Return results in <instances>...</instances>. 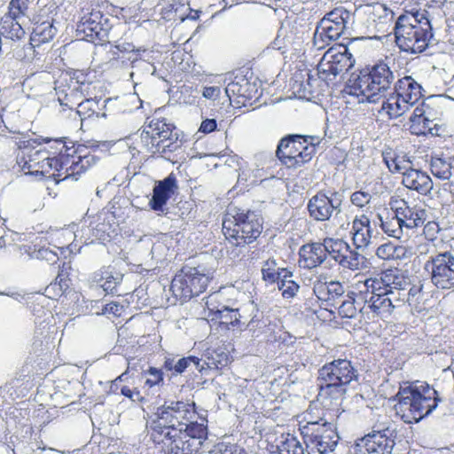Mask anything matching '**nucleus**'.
<instances>
[{"label":"nucleus","mask_w":454,"mask_h":454,"mask_svg":"<svg viewBox=\"0 0 454 454\" xmlns=\"http://www.w3.org/2000/svg\"><path fill=\"white\" fill-rule=\"evenodd\" d=\"M195 417L193 403L165 401L150 417V437L166 454H199L209 443L207 420L199 423Z\"/></svg>","instance_id":"nucleus-1"},{"label":"nucleus","mask_w":454,"mask_h":454,"mask_svg":"<svg viewBox=\"0 0 454 454\" xmlns=\"http://www.w3.org/2000/svg\"><path fill=\"white\" fill-rule=\"evenodd\" d=\"M40 142L47 144L42 148L48 153L49 158L57 160L60 167H57L58 178L66 180L67 178L78 179V176L84 173L88 168L95 165L98 157L91 153L85 145H79L74 148L67 145V137L52 139L51 137H40Z\"/></svg>","instance_id":"nucleus-2"},{"label":"nucleus","mask_w":454,"mask_h":454,"mask_svg":"<svg viewBox=\"0 0 454 454\" xmlns=\"http://www.w3.org/2000/svg\"><path fill=\"white\" fill-rule=\"evenodd\" d=\"M396 414L407 424L418 423L430 415L438 406L437 391L427 382L401 386L395 396Z\"/></svg>","instance_id":"nucleus-3"},{"label":"nucleus","mask_w":454,"mask_h":454,"mask_svg":"<svg viewBox=\"0 0 454 454\" xmlns=\"http://www.w3.org/2000/svg\"><path fill=\"white\" fill-rule=\"evenodd\" d=\"M358 372L348 359H334L318 370L317 399L325 405L335 402L339 405L348 391V386L358 380Z\"/></svg>","instance_id":"nucleus-4"},{"label":"nucleus","mask_w":454,"mask_h":454,"mask_svg":"<svg viewBox=\"0 0 454 454\" xmlns=\"http://www.w3.org/2000/svg\"><path fill=\"white\" fill-rule=\"evenodd\" d=\"M398 48L411 54L422 53L433 43L432 25L426 10L400 15L395 25Z\"/></svg>","instance_id":"nucleus-5"},{"label":"nucleus","mask_w":454,"mask_h":454,"mask_svg":"<svg viewBox=\"0 0 454 454\" xmlns=\"http://www.w3.org/2000/svg\"><path fill=\"white\" fill-rule=\"evenodd\" d=\"M140 141L147 153L152 155L177 162L183 153V140L179 130L166 119H153L144 126L140 134Z\"/></svg>","instance_id":"nucleus-6"},{"label":"nucleus","mask_w":454,"mask_h":454,"mask_svg":"<svg viewBox=\"0 0 454 454\" xmlns=\"http://www.w3.org/2000/svg\"><path fill=\"white\" fill-rule=\"evenodd\" d=\"M395 76L389 66L379 62L353 73L348 79L347 89L350 95L358 98L359 102L376 103L391 88Z\"/></svg>","instance_id":"nucleus-7"},{"label":"nucleus","mask_w":454,"mask_h":454,"mask_svg":"<svg viewBox=\"0 0 454 454\" xmlns=\"http://www.w3.org/2000/svg\"><path fill=\"white\" fill-rule=\"evenodd\" d=\"M223 230L230 243L244 247L254 242L262 233V218L255 211L229 207Z\"/></svg>","instance_id":"nucleus-8"},{"label":"nucleus","mask_w":454,"mask_h":454,"mask_svg":"<svg viewBox=\"0 0 454 454\" xmlns=\"http://www.w3.org/2000/svg\"><path fill=\"white\" fill-rule=\"evenodd\" d=\"M41 144L39 139L20 141L17 163L25 171V174L57 179V167H60V165L57 160L49 158L47 152L42 148L37 149L35 145Z\"/></svg>","instance_id":"nucleus-9"},{"label":"nucleus","mask_w":454,"mask_h":454,"mask_svg":"<svg viewBox=\"0 0 454 454\" xmlns=\"http://www.w3.org/2000/svg\"><path fill=\"white\" fill-rule=\"evenodd\" d=\"M300 431L309 454H329L335 450L340 440L334 425L324 419L307 421Z\"/></svg>","instance_id":"nucleus-10"},{"label":"nucleus","mask_w":454,"mask_h":454,"mask_svg":"<svg viewBox=\"0 0 454 454\" xmlns=\"http://www.w3.org/2000/svg\"><path fill=\"white\" fill-rule=\"evenodd\" d=\"M211 279L200 267L184 266L173 278L170 291L176 301L184 303L202 294Z\"/></svg>","instance_id":"nucleus-11"},{"label":"nucleus","mask_w":454,"mask_h":454,"mask_svg":"<svg viewBox=\"0 0 454 454\" xmlns=\"http://www.w3.org/2000/svg\"><path fill=\"white\" fill-rule=\"evenodd\" d=\"M311 137L290 135L282 138L276 151L277 157L287 168H297L311 160L315 152L312 143H308Z\"/></svg>","instance_id":"nucleus-12"},{"label":"nucleus","mask_w":454,"mask_h":454,"mask_svg":"<svg viewBox=\"0 0 454 454\" xmlns=\"http://www.w3.org/2000/svg\"><path fill=\"white\" fill-rule=\"evenodd\" d=\"M354 15L342 6H339L327 12L320 20L315 33V44L318 41L326 42V39L335 41L345 35L353 24Z\"/></svg>","instance_id":"nucleus-13"},{"label":"nucleus","mask_w":454,"mask_h":454,"mask_svg":"<svg viewBox=\"0 0 454 454\" xmlns=\"http://www.w3.org/2000/svg\"><path fill=\"white\" fill-rule=\"evenodd\" d=\"M108 14L93 10L88 15H84L76 25L75 35L77 40H84L93 43H102L108 38L113 27Z\"/></svg>","instance_id":"nucleus-14"},{"label":"nucleus","mask_w":454,"mask_h":454,"mask_svg":"<svg viewBox=\"0 0 454 454\" xmlns=\"http://www.w3.org/2000/svg\"><path fill=\"white\" fill-rule=\"evenodd\" d=\"M424 270L438 289L454 288V252L444 251L430 255Z\"/></svg>","instance_id":"nucleus-15"},{"label":"nucleus","mask_w":454,"mask_h":454,"mask_svg":"<svg viewBox=\"0 0 454 454\" xmlns=\"http://www.w3.org/2000/svg\"><path fill=\"white\" fill-rule=\"evenodd\" d=\"M341 195L339 192H333L328 195L320 191L309 200L307 210L313 220L325 222L341 212Z\"/></svg>","instance_id":"nucleus-16"},{"label":"nucleus","mask_w":454,"mask_h":454,"mask_svg":"<svg viewBox=\"0 0 454 454\" xmlns=\"http://www.w3.org/2000/svg\"><path fill=\"white\" fill-rule=\"evenodd\" d=\"M355 64V59L348 48L344 45L330 48L323 56L318 66V73L324 74L325 79L347 72Z\"/></svg>","instance_id":"nucleus-17"},{"label":"nucleus","mask_w":454,"mask_h":454,"mask_svg":"<svg viewBox=\"0 0 454 454\" xmlns=\"http://www.w3.org/2000/svg\"><path fill=\"white\" fill-rule=\"evenodd\" d=\"M390 209L395 212L404 231L419 228L424 225L427 213L426 209L418 207H411L402 199L392 197L389 201Z\"/></svg>","instance_id":"nucleus-18"},{"label":"nucleus","mask_w":454,"mask_h":454,"mask_svg":"<svg viewBox=\"0 0 454 454\" xmlns=\"http://www.w3.org/2000/svg\"><path fill=\"white\" fill-rule=\"evenodd\" d=\"M91 83H82L77 81L61 79L55 83V91L58 101L62 106L73 109L85 97L90 95Z\"/></svg>","instance_id":"nucleus-19"},{"label":"nucleus","mask_w":454,"mask_h":454,"mask_svg":"<svg viewBox=\"0 0 454 454\" xmlns=\"http://www.w3.org/2000/svg\"><path fill=\"white\" fill-rule=\"evenodd\" d=\"M395 431L390 427L373 430L358 440L356 446L364 448L368 454H391L395 442Z\"/></svg>","instance_id":"nucleus-20"},{"label":"nucleus","mask_w":454,"mask_h":454,"mask_svg":"<svg viewBox=\"0 0 454 454\" xmlns=\"http://www.w3.org/2000/svg\"><path fill=\"white\" fill-rule=\"evenodd\" d=\"M177 189V181L174 174H170L163 180L157 182L153 190L152 199L149 201L151 208L155 212H164L168 200Z\"/></svg>","instance_id":"nucleus-21"},{"label":"nucleus","mask_w":454,"mask_h":454,"mask_svg":"<svg viewBox=\"0 0 454 454\" xmlns=\"http://www.w3.org/2000/svg\"><path fill=\"white\" fill-rule=\"evenodd\" d=\"M298 263L301 268L313 270L326 261L324 240L322 242H309L299 248Z\"/></svg>","instance_id":"nucleus-22"},{"label":"nucleus","mask_w":454,"mask_h":454,"mask_svg":"<svg viewBox=\"0 0 454 454\" xmlns=\"http://www.w3.org/2000/svg\"><path fill=\"white\" fill-rule=\"evenodd\" d=\"M313 293L318 300L326 302L327 306L337 307L345 296L343 285L339 281H323L318 278L314 282Z\"/></svg>","instance_id":"nucleus-23"},{"label":"nucleus","mask_w":454,"mask_h":454,"mask_svg":"<svg viewBox=\"0 0 454 454\" xmlns=\"http://www.w3.org/2000/svg\"><path fill=\"white\" fill-rule=\"evenodd\" d=\"M209 310L208 316L211 320L217 322L225 329H234L241 325V316L239 309L231 308L225 304H218L215 306L211 301L207 302Z\"/></svg>","instance_id":"nucleus-24"},{"label":"nucleus","mask_w":454,"mask_h":454,"mask_svg":"<svg viewBox=\"0 0 454 454\" xmlns=\"http://www.w3.org/2000/svg\"><path fill=\"white\" fill-rule=\"evenodd\" d=\"M434 97H429L423 100L422 103L414 109L410 117V121L411 122L410 130L411 134L420 136L421 133H425V131H421V129H419L418 121L419 120H423L424 121H437L438 111L434 106Z\"/></svg>","instance_id":"nucleus-25"},{"label":"nucleus","mask_w":454,"mask_h":454,"mask_svg":"<svg viewBox=\"0 0 454 454\" xmlns=\"http://www.w3.org/2000/svg\"><path fill=\"white\" fill-rule=\"evenodd\" d=\"M402 183L406 188L422 195L428 194L433 189L431 177L426 172L412 168L403 173Z\"/></svg>","instance_id":"nucleus-26"},{"label":"nucleus","mask_w":454,"mask_h":454,"mask_svg":"<svg viewBox=\"0 0 454 454\" xmlns=\"http://www.w3.org/2000/svg\"><path fill=\"white\" fill-rule=\"evenodd\" d=\"M258 87L255 82H251L244 74H237L225 88V93L231 99V96H238L246 99L256 97Z\"/></svg>","instance_id":"nucleus-27"},{"label":"nucleus","mask_w":454,"mask_h":454,"mask_svg":"<svg viewBox=\"0 0 454 454\" xmlns=\"http://www.w3.org/2000/svg\"><path fill=\"white\" fill-rule=\"evenodd\" d=\"M122 279L123 274L111 267L101 268L91 276V282L107 294L117 292V286Z\"/></svg>","instance_id":"nucleus-28"},{"label":"nucleus","mask_w":454,"mask_h":454,"mask_svg":"<svg viewBox=\"0 0 454 454\" xmlns=\"http://www.w3.org/2000/svg\"><path fill=\"white\" fill-rule=\"evenodd\" d=\"M372 229L371 221L365 215L356 216L352 222V240L356 249H364L371 242Z\"/></svg>","instance_id":"nucleus-29"},{"label":"nucleus","mask_w":454,"mask_h":454,"mask_svg":"<svg viewBox=\"0 0 454 454\" xmlns=\"http://www.w3.org/2000/svg\"><path fill=\"white\" fill-rule=\"evenodd\" d=\"M422 87L411 76L398 79L395 84V94L413 106L422 97Z\"/></svg>","instance_id":"nucleus-30"},{"label":"nucleus","mask_w":454,"mask_h":454,"mask_svg":"<svg viewBox=\"0 0 454 454\" xmlns=\"http://www.w3.org/2000/svg\"><path fill=\"white\" fill-rule=\"evenodd\" d=\"M106 101L101 102V98L85 97L76 106V114L80 116L82 122L86 119L106 117V114L102 112L106 106Z\"/></svg>","instance_id":"nucleus-31"},{"label":"nucleus","mask_w":454,"mask_h":454,"mask_svg":"<svg viewBox=\"0 0 454 454\" xmlns=\"http://www.w3.org/2000/svg\"><path fill=\"white\" fill-rule=\"evenodd\" d=\"M57 31L53 19L43 20L41 15H38L37 18H35L33 32L30 36L31 45L33 43L37 45L48 43L56 35Z\"/></svg>","instance_id":"nucleus-32"},{"label":"nucleus","mask_w":454,"mask_h":454,"mask_svg":"<svg viewBox=\"0 0 454 454\" xmlns=\"http://www.w3.org/2000/svg\"><path fill=\"white\" fill-rule=\"evenodd\" d=\"M21 19L13 12H7L1 18L0 32L5 39L20 40L25 35V30L20 23Z\"/></svg>","instance_id":"nucleus-33"},{"label":"nucleus","mask_w":454,"mask_h":454,"mask_svg":"<svg viewBox=\"0 0 454 454\" xmlns=\"http://www.w3.org/2000/svg\"><path fill=\"white\" fill-rule=\"evenodd\" d=\"M324 245L326 258L329 256L343 268L345 254L349 251V245L342 239L325 238Z\"/></svg>","instance_id":"nucleus-34"},{"label":"nucleus","mask_w":454,"mask_h":454,"mask_svg":"<svg viewBox=\"0 0 454 454\" xmlns=\"http://www.w3.org/2000/svg\"><path fill=\"white\" fill-rule=\"evenodd\" d=\"M377 218L381 230L388 236L395 239H401L403 234L405 232L399 219L395 217V212L392 211L390 213L385 209L383 214L377 215Z\"/></svg>","instance_id":"nucleus-35"},{"label":"nucleus","mask_w":454,"mask_h":454,"mask_svg":"<svg viewBox=\"0 0 454 454\" xmlns=\"http://www.w3.org/2000/svg\"><path fill=\"white\" fill-rule=\"evenodd\" d=\"M204 364L207 369L220 370L230 363V355L224 347L207 348L204 354Z\"/></svg>","instance_id":"nucleus-36"},{"label":"nucleus","mask_w":454,"mask_h":454,"mask_svg":"<svg viewBox=\"0 0 454 454\" xmlns=\"http://www.w3.org/2000/svg\"><path fill=\"white\" fill-rule=\"evenodd\" d=\"M411 106L396 94L383 101L380 111L385 112L390 119H396L405 114Z\"/></svg>","instance_id":"nucleus-37"},{"label":"nucleus","mask_w":454,"mask_h":454,"mask_svg":"<svg viewBox=\"0 0 454 454\" xmlns=\"http://www.w3.org/2000/svg\"><path fill=\"white\" fill-rule=\"evenodd\" d=\"M66 269V263L64 262L55 280L45 288V293L48 297L57 299L63 295L69 288L70 279L67 278V273L65 271Z\"/></svg>","instance_id":"nucleus-38"},{"label":"nucleus","mask_w":454,"mask_h":454,"mask_svg":"<svg viewBox=\"0 0 454 454\" xmlns=\"http://www.w3.org/2000/svg\"><path fill=\"white\" fill-rule=\"evenodd\" d=\"M284 273L277 281L278 287L281 291L284 299H293L298 293L300 286L293 280V273L286 269H282Z\"/></svg>","instance_id":"nucleus-39"},{"label":"nucleus","mask_w":454,"mask_h":454,"mask_svg":"<svg viewBox=\"0 0 454 454\" xmlns=\"http://www.w3.org/2000/svg\"><path fill=\"white\" fill-rule=\"evenodd\" d=\"M364 302H368V307L377 315H390L394 310L387 295L377 294V296L365 297Z\"/></svg>","instance_id":"nucleus-40"},{"label":"nucleus","mask_w":454,"mask_h":454,"mask_svg":"<svg viewBox=\"0 0 454 454\" xmlns=\"http://www.w3.org/2000/svg\"><path fill=\"white\" fill-rule=\"evenodd\" d=\"M356 294L348 292L339 302L336 308L339 309V315L341 317L354 318L357 312L356 306Z\"/></svg>","instance_id":"nucleus-41"},{"label":"nucleus","mask_w":454,"mask_h":454,"mask_svg":"<svg viewBox=\"0 0 454 454\" xmlns=\"http://www.w3.org/2000/svg\"><path fill=\"white\" fill-rule=\"evenodd\" d=\"M306 75V81L295 80L293 89L296 93H298L300 98L309 99L314 98L317 94L314 85L315 83H317L318 80L317 78H313L309 73H307Z\"/></svg>","instance_id":"nucleus-42"},{"label":"nucleus","mask_w":454,"mask_h":454,"mask_svg":"<svg viewBox=\"0 0 454 454\" xmlns=\"http://www.w3.org/2000/svg\"><path fill=\"white\" fill-rule=\"evenodd\" d=\"M451 168V164L446 160L438 157L431 158L430 170L435 177L442 180H449L452 176Z\"/></svg>","instance_id":"nucleus-43"},{"label":"nucleus","mask_w":454,"mask_h":454,"mask_svg":"<svg viewBox=\"0 0 454 454\" xmlns=\"http://www.w3.org/2000/svg\"><path fill=\"white\" fill-rule=\"evenodd\" d=\"M404 254V247L391 242L380 245L376 250V255L382 260H391L401 257Z\"/></svg>","instance_id":"nucleus-44"},{"label":"nucleus","mask_w":454,"mask_h":454,"mask_svg":"<svg viewBox=\"0 0 454 454\" xmlns=\"http://www.w3.org/2000/svg\"><path fill=\"white\" fill-rule=\"evenodd\" d=\"M278 452H271L270 454H304V448L301 443L293 435H288L278 446Z\"/></svg>","instance_id":"nucleus-45"},{"label":"nucleus","mask_w":454,"mask_h":454,"mask_svg":"<svg viewBox=\"0 0 454 454\" xmlns=\"http://www.w3.org/2000/svg\"><path fill=\"white\" fill-rule=\"evenodd\" d=\"M277 262L273 258H270L264 262L262 268V279L270 283L277 282L284 274L282 269L277 268Z\"/></svg>","instance_id":"nucleus-46"},{"label":"nucleus","mask_w":454,"mask_h":454,"mask_svg":"<svg viewBox=\"0 0 454 454\" xmlns=\"http://www.w3.org/2000/svg\"><path fill=\"white\" fill-rule=\"evenodd\" d=\"M114 232V230L113 229L109 221L106 222L105 219L102 222L98 223L94 227H92L93 237L95 238V239L100 240L102 242L109 240Z\"/></svg>","instance_id":"nucleus-47"},{"label":"nucleus","mask_w":454,"mask_h":454,"mask_svg":"<svg viewBox=\"0 0 454 454\" xmlns=\"http://www.w3.org/2000/svg\"><path fill=\"white\" fill-rule=\"evenodd\" d=\"M143 376L145 377V386L153 387L163 384V372L161 369L150 366L147 370L143 372Z\"/></svg>","instance_id":"nucleus-48"},{"label":"nucleus","mask_w":454,"mask_h":454,"mask_svg":"<svg viewBox=\"0 0 454 454\" xmlns=\"http://www.w3.org/2000/svg\"><path fill=\"white\" fill-rule=\"evenodd\" d=\"M200 359L194 356L183 357L176 362V373H183L190 365H193L196 370L202 372L206 368L200 364Z\"/></svg>","instance_id":"nucleus-49"},{"label":"nucleus","mask_w":454,"mask_h":454,"mask_svg":"<svg viewBox=\"0 0 454 454\" xmlns=\"http://www.w3.org/2000/svg\"><path fill=\"white\" fill-rule=\"evenodd\" d=\"M364 256L358 253L356 249H351L345 254V260L343 262V269L350 270H357L360 269L363 263Z\"/></svg>","instance_id":"nucleus-50"},{"label":"nucleus","mask_w":454,"mask_h":454,"mask_svg":"<svg viewBox=\"0 0 454 454\" xmlns=\"http://www.w3.org/2000/svg\"><path fill=\"white\" fill-rule=\"evenodd\" d=\"M34 256L39 260H44L50 264H55L59 260L58 253L51 247H40L34 251Z\"/></svg>","instance_id":"nucleus-51"},{"label":"nucleus","mask_w":454,"mask_h":454,"mask_svg":"<svg viewBox=\"0 0 454 454\" xmlns=\"http://www.w3.org/2000/svg\"><path fill=\"white\" fill-rule=\"evenodd\" d=\"M239 446L236 444L227 443L224 442H219L213 445L208 450L209 454H234L235 450H241Z\"/></svg>","instance_id":"nucleus-52"},{"label":"nucleus","mask_w":454,"mask_h":454,"mask_svg":"<svg viewBox=\"0 0 454 454\" xmlns=\"http://www.w3.org/2000/svg\"><path fill=\"white\" fill-rule=\"evenodd\" d=\"M419 123V129H421V131H425V133H421L420 136H440V130L442 129V126L435 122V121H424L423 120H419L418 121Z\"/></svg>","instance_id":"nucleus-53"},{"label":"nucleus","mask_w":454,"mask_h":454,"mask_svg":"<svg viewBox=\"0 0 454 454\" xmlns=\"http://www.w3.org/2000/svg\"><path fill=\"white\" fill-rule=\"evenodd\" d=\"M411 291V289L409 292ZM408 294H410V293L406 294L405 291H396L388 288L387 296L388 297L389 301H391V306L395 309L401 307L404 303Z\"/></svg>","instance_id":"nucleus-54"},{"label":"nucleus","mask_w":454,"mask_h":454,"mask_svg":"<svg viewBox=\"0 0 454 454\" xmlns=\"http://www.w3.org/2000/svg\"><path fill=\"white\" fill-rule=\"evenodd\" d=\"M28 9V0H11L9 4V12L16 16L24 18Z\"/></svg>","instance_id":"nucleus-55"},{"label":"nucleus","mask_w":454,"mask_h":454,"mask_svg":"<svg viewBox=\"0 0 454 454\" xmlns=\"http://www.w3.org/2000/svg\"><path fill=\"white\" fill-rule=\"evenodd\" d=\"M372 200L371 193L364 191H356L351 194V203L358 207H364L368 205Z\"/></svg>","instance_id":"nucleus-56"},{"label":"nucleus","mask_w":454,"mask_h":454,"mask_svg":"<svg viewBox=\"0 0 454 454\" xmlns=\"http://www.w3.org/2000/svg\"><path fill=\"white\" fill-rule=\"evenodd\" d=\"M120 392L122 395L128 397L132 402L143 403L145 401V397L142 396V395L137 388H130L128 386H121L120 388Z\"/></svg>","instance_id":"nucleus-57"},{"label":"nucleus","mask_w":454,"mask_h":454,"mask_svg":"<svg viewBox=\"0 0 454 454\" xmlns=\"http://www.w3.org/2000/svg\"><path fill=\"white\" fill-rule=\"evenodd\" d=\"M380 285L384 286V284H382V282H380L379 278H368L364 283V292H365L366 294H370L371 296H377V294H378L377 289L381 288ZM362 292L363 291H360V293H362Z\"/></svg>","instance_id":"nucleus-58"},{"label":"nucleus","mask_w":454,"mask_h":454,"mask_svg":"<svg viewBox=\"0 0 454 454\" xmlns=\"http://www.w3.org/2000/svg\"><path fill=\"white\" fill-rule=\"evenodd\" d=\"M398 276L396 270H387L381 273L379 278L380 282L384 284L387 288L391 289V286L393 285V281H395V278Z\"/></svg>","instance_id":"nucleus-59"},{"label":"nucleus","mask_w":454,"mask_h":454,"mask_svg":"<svg viewBox=\"0 0 454 454\" xmlns=\"http://www.w3.org/2000/svg\"><path fill=\"white\" fill-rule=\"evenodd\" d=\"M102 311L104 314H113L120 317L123 311V306L118 302H109L104 306Z\"/></svg>","instance_id":"nucleus-60"},{"label":"nucleus","mask_w":454,"mask_h":454,"mask_svg":"<svg viewBox=\"0 0 454 454\" xmlns=\"http://www.w3.org/2000/svg\"><path fill=\"white\" fill-rule=\"evenodd\" d=\"M221 94V89L217 86L204 87L202 96L210 100H215Z\"/></svg>","instance_id":"nucleus-61"},{"label":"nucleus","mask_w":454,"mask_h":454,"mask_svg":"<svg viewBox=\"0 0 454 454\" xmlns=\"http://www.w3.org/2000/svg\"><path fill=\"white\" fill-rule=\"evenodd\" d=\"M132 63L134 65L133 67H140L143 70H145L148 73H151V74H154L156 72V67H154L153 64H152L150 62L134 59L132 60Z\"/></svg>","instance_id":"nucleus-62"},{"label":"nucleus","mask_w":454,"mask_h":454,"mask_svg":"<svg viewBox=\"0 0 454 454\" xmlns=\"http://www.w3.org/2000/svg\"><path fill=\"white\" fill-rule=\"evenodd\" d=\"M384 161L388 169L393 173L401 172L404 168V167L401 165L402 161L398 158H393L389 160L387 157H384Z\"/></svg>","instance_id":"nucleus-63"},{"label":"nucleus","mask_w":454,"mask_h":454,"mask_svg":"<svg viewBox=\"0 0 454 454\" xmlns=\"http://www.w3.org/2000/svg\"><path fill=\"white\" fill-rule=\"evenodd\" d=\"M216 128L217 123L215 119H206L202 121L199 130L203 133H210L212 131H215Z\"/></svg>","instance_id":"nucleus-64"}]
</instances>
